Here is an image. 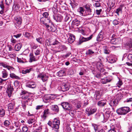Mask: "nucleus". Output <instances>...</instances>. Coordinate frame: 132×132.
Listing matches in <instances>:
<instances>
[{
  "label": "nucleus",
  "mask_w": 132,
  "mask_h": 132,
  "mask_svg": "<svg viewBox=\"0 0 132 132\" xmlns=\"http://www.w3.org/2000/svg\"><path fill=\"white\" fill-rule=\"evenodd\" d=\"M48 13L47 12H45L43 14V15L44 16L43 17L44 18H46V19L47 20H48V22H50V20H49L48 18L47 17L48 16Z\"/></svg>",
  "instance_id": "obj_40"
},
{
  "label": "nucleus",
  "mask_w": 132,
  "mask_h": 132,
  "mask_svg": "<svg viewBox=\"0 0 132 132\" xmlns=\"http://www.w3.org/2000/svg\"><path fill=\"white\" fill-rule=\"evenodd\" d=\"M104 113L103 114V116L104 118L106 119H107L110 117V114L111 111L108 109H105L104 111Z\"/></svg>",
  "instance_id": "obj_10"
},
{
  "label": "nucleus",
  "mask_w": 132,
  "mask_h": 132,
  "mask_svg": "<svg viewBox=\"0 0 132 132\" xmlns=\"http://www.w3.org/2000/svg\"><path fill=\"white\" fill-rule=\"evenodd\" d=\"M103 65L100 62H98L97 64V68L101 72H103L104 71L105 69L103 68Z\"/></svg>",
  "instance_id": "obj_15"
},
{
  "label": "nucleus",
  "mask_w": 132,
  "mask_h": 132,
  "mask_svg": "<svg viewBox=\"0 0 132 132\" xmlns=\"http://www.w3.org/2000/svg\"><path fill=\"white\" fill-rule=\"evenodd\" d=\"M1 65L3 67L6 68L10 72L11 71H13L14 70V68L12 67L9 65L3 63H0Z\"/></svg>",
  "instance_id": "obj_8"
},
{
  "label": "nucleus",
  "mask_w": 132,
  "mask_h": 132,
  "mask_svg": "<svg viewBox=\"0 0 132 132\" xmlns=\"http://www.w3.org/2000/svg\"><path fill=\"white\" fill-rule=\"evenodd\" d=\"M65 75V72L64 70H61L57 73V75L59 77H62Z\"/></svg>",
  "instance_id": "obj_29"
},
{
  "label": "nucleus",
  "mask_w": 132,
  "mask_h": 132,
  "mask_svg": "<svg viewBox=\"0 0 132 132\" xmlns=\"http://www.w3.org/2000/svg\"><path fill=\"white\" fill-rule=\"evenodd\" d=\"M80 22L77 19H76L72 21V24L74 27L80 26Z\"/></svg>",
  "instance_id": "obj_17"
},
{
  "label": "nucleus",
  "mask_w": 132,
  "mask_h": 132,
  "mask_svg": "<svg viewBox=\"0 0 132 132\" xmlns=\"http://www.w3.org/2000/svg\"><path fill=\"white\" fill-rule=\"evenodd\" d=\"M5 114V110L4 109H0V117H3L4 116Z\"/></svg>",
  "instance_id": "obj_45"
},
{
  "label": "nucleus",
  "mask_w": 132,
  "mask_h": 132,
  "mask_svg": "<svg viewBox=\"0 0 132 132\" xmlns=\"http://www.w3.org/2000/svg\"><path fill=\"white\" fill-rule=\"evenodd\" d=\"M10 77L11 78H14L16 79H20V77L13 73H10Z\"/></svg>",
  "instance_id": "obj_38"
},
{
  "label": "nucleus",
  "mask_w": 132,
  "mask_h": 132,
  "mask_svg": "<svg viewBox=\"0 0 132 132\" xmlns=\"http://www.w3.org/2000/svg\"><path fill=\"white\" fill-rule=\"evenodd\" d=\"M106 101L105 100H101L97 103V105L100 107L103 106L106 104Z\"/></svg>",
  "instance_id": "obj_18"
},
{
  "label": "nucleus",
  "mask_w": 132,
  "mask_h": 132,
  "mask_svg": "<svg viewBox=\"0 0 132 132\" xmlns=\"http://www.w3.org/2000/svg\"><path fill=\"white\" fill-rule=\"evenodd\" d=\"M40 50L38 48L35 51V54L36 55H39L40 54Z\"/></svg>",
  "instance_id": "obj_57"
},
{
  "label": "nucleus",
  "mask_w": 132,
  "mask_h": 132,
  "mask_svg": "<svg viewBox=\"0 0 132 132\" xmlns=\"http://www.w3.org/2000/svg\"><path fill=\"white\" fill-rule=\"evenodd\" d=\"M37 78H40L44 82L47 80L48 77L46 75L40 74L38 76Z\"/></svg>",
  "instance_id": "obj_12"
},
{
  "label": "nucleus",
  "mask_w": 132,
  "mask_h": 132,
  "mask_svg": "<svg viewBox=\"0 0 132 132\" xmlns=\"http://www.w3.org/2000/svg\"><path fill=\"white\" fill-rule=\"evenodd\" d=\"M36 86V85L35 83L32 81H29L26 83V87L34 88H35Z\"/></svg>",
  "instance_id": "obj_9"
},
{
  "label": "nucleus",
  "mask_w": 132,
  "mask_h": 132,
  "mask_svg": "<svg viewBox=\"0 0 132 132\" xmlns=\"http://www.w3.org/2000/svg\"><path fill=\"white\" fill-rule=\"evenodd\" d=\"M14 103H11L9 104L8 106V109L9 110L13 109L14 108Z\"/></svg>",
  "instance_id": "obj_34"
},
{
  "label": "nucleus",
  "mask_w": 132,
  "mask_h": 132,
  "mask_svg": "<svg viewBox=\"0 0 132 132\" xmlns=\"http://www.w3.org/2000/svg\"><path fill=\"white\" fill-rule=\"evenodd\" d=\"M49 110L48 109L45 110L44 111V114L43 116V117L44 119L45 118L47 117V115L49 114Z\"/></svg>",
  "instance_id": "obj_35"
},
{
  "label": "nucleus",
  "mask_w": 132,
  "mask_h": 132,
  "mask_svg": "<svg viewBox=\"0 0 132 132\" xmlns=\"http://www.w3.org/2000/svg\"><path fill=\"white\" fill-rule=\"evenodd\" d=\"M20 7V6L18 4H14L13 6V9L15 10H19Z\"/></svg>",
  "instance_id": "obj_42"
},
{
  "label": "nucleus",
  "mask_w": 132,
  "mask_h": 132,
  "mask_svg": "<svg viewBox=\"0 0 132 132\" xmlns=\"http://www.w3.org/2000/svg\"><path fill=\"white\" fill-rule=\"evenodd\" d=\"M103 33L102 32H100L97 37V40L98 41H100L103 40Z\"/></svg>",
  "instance_id": "obj_23"
},
{
  "label": "nucleus",
  "mask_w": 132,
  "mask_h": 132,
  "mask_svg": "<svg viewBox=\"0 0 132 132\" xmlns=\"http://www.w3.org/2000/svg\"><path fill=\"white\" fill-rule=\"evenodd\" d=\"M32 69V68H30L29 69H26L25 70H23L22 71V73L23 74L29 73L31 71Z\"/></svg>",
  "instance_id": "obj_41"
},
{
  "label": "nucleus",
  "mask_w": 132,
  "mask_h": 132,
  "mask_svg": "<svg viewBox=\"0 0 132 132\" xmlns=\"http://www.w3.org/2000/svg\"><path fill=\"white\" fill-rule=\"evenodd\" d=\"M70 102L73 105V107L75 110H77L81 107V103L80 101L75 99L70 100Z\"/></svg>",
  "instance_id": "obj_2"
},
{
  "label": "nucleus",
  "mask_w": 132,
  "mask_h": 132,
  "mask_svg": "<svg viewBox=\"0 0 132 132\" xmlns=\"http://www.w3.org/2000/svg\"><path fill=\"white\" fill-rule=\"evenodd\" d=\"M37 41L40 44H42L43 42V40L42 37H39L36 39Z\"/></svg>",
  "instance_id": "obj_49"
},
{
  "label": "nucleus",
  "mask_w": 132,
  "mask_h": 132,
  "mask_svg": "<svg viewBox=\"0 0 132 132\" xmlns=\"http://www.w3.org/2000/svg\"><path fill=\"white\" fill-rule=\"evenodd\" d=\"M10 124V122L8 120H5L3 123L4 126L6 127H8Z\"/></svg>",
  "instance_id": "obj_43"
},
{
  "label": "nucleus",
  "mask_w": 132,
  "mask_h": 132,
  "mask_svg": "<svg viewBox=\"0 0 132 132\" xmlns=\"http://www.w3.org/2000/svg\"><path fill=\"white\" fill-rule=\"evenodd\" d=\"M53 96L52 95H46L44 96V99L46 100V101L50 100H52L53 98Z\"/></svg>",
  "instance_id": "obj_27"
},
{
  "label": "nucleus",
  "mask_w": 132,
  "mask_h": 132,
  "mask_svg": "<svg viewBox=\"0 0 132 132\" xmlns=\"http://www.w3.org/2000/svg\"><path fill=\"white\" fill-rule=\"evenodd\" d=\"M122 81L120 80H119L117 84V85L119 87H120V86L122 85Z\"/></svg>",
  "instance_id": "obj_60"
},
{
  "label": "nucleus",
  "mask_w": 132,
  "mask_h": 132,
  "mask_svg": "<svg viewBox=\"0 0 132 132\" xmlns=\"http://www.w3.org/2000/svg\"><path fill=\"white\" fill-rule=\"evenodd\" d=\"M111 129L108 132H116L117 130H118L120 128V126L119 124L114 125L111 124L110 125Z\"/></svg>",
  "instance_id": "obj_3"
},
{
  "label": "nucleus",
  "mask_w": 132,
  "mask_h": 132,
  "mask_svg": "<svg viewBox=\"0 0 132 132\" xmlns=\"http://www.w3.org/2000/svg\"><path fill=\"white\" fill-rule=\"evenodd\" d=\"M0 7L2 9L4 10V6L2 1L0 2Z\"/></svg>",
  "instance_id": "obj_58"
},
{
  "label": "nucleus",
  "mask_w": 132,
  "mask_h": 132,
  "mask_svg": "<svg viewBox=\"0 0 132 132\" xmlns=\"http://www.w3.org/2000/svg\"><path fill=\"white\" fill-rule=\"evenodd\" d=\"M111 79H109L107 77L104 78L103 79H102L101 80V82L103 84H105L107 82H110L111 80Z\"/></svg>",
  "instance_id": "obj_25"
},
{
  "label": "nucleus",
  "mask_w": 132,
  "mask_h": 132,
  "mask_svg": "<svg viewBox=\"0 0 132 132\" xmlns=\"http://www.w3.org/2000/svg\"><path fill=\"white\" fill-rule=\"evenodd\" d=\"M23 35L25 37L28 38H29L31 35L30 33L27 32H24Z\"/></svg>",
  "instance_id": "obj_47"
},
{
  "label": "nucleus",
  "mask_w": 132,
  "mask_h": 132,
  "mask_svg": "<svg viewBox=\"0 0 132 132\" xmlns=\"http://www.w3.org/2000/svg\"><path fill=\"white\" fill-rule=\"evenodd\" d=\"M93 35H91L89 37L87 38H84L81 37L80 39L79 44H80L83 42H86L90 40L93 37Z\"/></svg>",
  "instance_id": "obj_5"
},
{
  "label": "nucleus",
  "mask_w": 132,
  "mask_h": 132,
  "mask_svg": "<svg viewBox=\"0 0 132 132\" xmlns=\"http://www.w3.org/2000/svg\"><path fill=\"white\" fill-rule=\"evenodd\" d=\"M112 56V55H110L106 59L108 62L110 63H113L115 62V60Z\"/></svg>",
  "instance_id": "obj_21"
},
{
  "label": "nucleus",
  "mask_w": 132,
  "mask_h": 132,
  "mask_svg": "<svg viewBox=\"0 0 132 132\" xmlns=\"http://www.w3.org/2000/svg\"><path fill=\"white\" fill-rule=\"evenodd\" d=\"M59 125L58 124H52V127L53 129L56 132H58V129L59 128Z\"/></svg>",
  "instance_id": "obj_31"
},
{
  "label": "nucleus",
  "mask_w": 132,
  "mask_h": 132,
  "mask_svg": "<svg viewBox=\"0 0 132 132\" xmlns=\"http://www.w3.org/2000/svg\"><path fill=\"white\" fill-rule=\"evenodd\" d=\"M111 43L114 44H119L121 42V40L119 38H113L111 39L110 41Z\"/></svg>",
  "instance_id": "obj_14"
},
{
  "label": "nucleus",
  "mask_w": 132,
  "mask_h": 132,
  "mask_svg": "<svg viewBox=\"0 0 132 132\" xmlns=\"http://www.w3.org/2000/svg\"><path fill=\"white\" fill-rule=\"evenodd\" d=\"M22 46L21 43H19L16 45L15 46V50L16 51H19L21 49Z\"/></svg>",
  "instance_id": "obj_33"
},
{
  "label": "nucleus",
  "mask_w": 132,
  "mask_h": 132,
  "mask_svg": "<svg viewBox=\"0 0 132 132\" xmlns=\"http://www.w3.org/2000/svg\"><path fill=\"white\" fill-rule=\"evenodd\" d=\"M13 90V89L11 85H9L7 86L6 92L7 93L9 97L11 96Z\"/></svg>",
  "instance_id": "obj_6"
},
{
  "label": "nucleus",
  "mask_w": 132,
  "mask_h": 132,
  "mask_svg": "<svg viewBox=\"0 0 132 132\" xmlns=\"http://www.w3.org/2000/svg\"><path fill=\"white\" fill-rule=\"evenodd\" d=\"M78 31L79 32L81 33V34L83 35H85V32L84 30L82 29L81 28L78 29Z\"/></svg>",
  "instance_id": "obj_52"
},
{
  "label": "nucleus",
  "mask_w": 132,
  "mask_h": 132,
  "mask_svg": "<svg viewBox=\"0 0 132 132\" xmlns=\"http://www.w3.org/2000/svg\"><path fill=\"white\" fill-rule=\"evenodd\" d=\"M115 4L114 0H109L108 3V5L110 7H113Z\"/></svg>",
  "instance_id": "obj_30"
},
{
  "label": "nucleus",
  "mask_w": 132,
  "mask_h": 132,
  "mask_svg": "<svg viewBox=\"0 0 132 132\" xmlns=\"http://www.w3.org/2000/svg\"><path fill=\"white\" fill-rule=\"evenodd\" d=\"M12 0H5V3L6 4L9 5L12 2Z\"/></svg>",
  "instance_id": "obj_54"
},
{
  "label": "nucleus",
  "mask_w": 132,
  "mask_h": 132,
  "mask_svg": "<svg viewBox=\"0 0 132 132\" xmlns=\"http://www.w3.org/2000/svg\"><path fill=\"white\" fill-rule=\"evenodd\" d=\"M70 15L67 13H65L64 15V18L65 22L69 21Z\"/></svg>",
  "instance_id": "obj_32"
},
{
  "label": "nucleus",
  "mask_w": 132,
  "mask_h": 132,
  "mask_svg": "<svg viewBox=\"0 0 132 132\" xmlns=\"http://www.w3.org/2000/svg\"><path fill=\"white\" fill-rule=\"evenodd\" d=\"M58 124L59 125L60 124V121L58 118H55L52 122V124Z\"/></svg>",
  "instance_id": "obj_36"
},
{
  "label": "nucleus",
  "mask_w": 132,
  "mask_h": 132,
  "mask_svg": "<svg viewBox=\"0 0 132 132\" xmlns=\"http://www.w3.org/2000/svg\"><path fill=\"white\" fill-rule=\"evenodd\" d=\"M127 132H132V125L130 126L128 129V130L127 131Z\"/></svg>",
  "instance_id": "obj_64"
},
{
  "label": "nucleus",
  "mask_w": 132,
  "mask_h": 132,
  "mask_svg": "<svg viewBox=\"0 0 132 132\" xmlns=\"http://www.w3.org/2000/svg\"><path fill=\"white\" fill-rule=\"evenodd\" d=\"M92 126L93 127L95 132L97 131L98 129V126L96 124L93 123L92 124Z\"/></svg>",
  "instance_id": "obj_53"
},
{
  "label": "nucleus",
  "mask_w": 132,
  "mask_h": 132,
  "mask_svg": "<svg viewBox=\"0 0 132 132\" xmlns=\"http://www.w3.org/2000/svg\"><path fill=\"white\" fill-rule=\"evenodd\" d=\"M96 2L94 4V6L96 7H99L100 6V4L99 2Z\"/></svg>",
  "instance_id": "obj_62"
},
{
  "label": "nucleus",
  "mask_w": 132,
  "mask_h": 132,
  "mask_svg": "<svg viewBox=\"0 0 132 132\" xmlns=\"http://www.w3.org/2000/svg\"><path fill=\"white\" fill-rule=\"evenodd\" d=\"M53 19L57 22H61L63 18L62 16L60 14H54L53 15Z\"/></svg>",
  "instance_id": "obj_7"
},
{
  "label": "nucleus",
  "mask_w": 132,
  "mask_h": 132,
  "mask_svg": "<svg viewBox=\"0 0 132 132\" xmlns=\"http://www.w3.org/2000/svg\"><path fill=\"white\" fill-rule=\"evenodd\" d=\"M104 53L106 54H109L110 52L109 50H108L106 48L104 49Z\"/></svg>",
  "instance_id": "obj_61"
},
{
  "label": "nucleus",
  "mask_w": 132,
  "mask_h": 132,
  "mask_svg": "<svg viewBox=\"0 0 132 132\" xmlns=\"http://www.w3.org/2000/svg\"><path fill=\"white\" fill-rule=\"evenodd\" d=\"M109 104L111 106H116L118 104V101L117 100H112Z\"/></svg>",
  "instance_id": "obj_22"
},
{
  "label": "nucleus",
  "mask_w": 132,
  "mask_h": 132,
  "mask_svg": "<svg viewBox=\"0 0 132 132\" xmlns=\"http://www.w3.org/2000/svg\"><path fill=\"white\" fill-rule=\"evenodd\" d=\"M78 11L80 13V15L85 16V14L84 13L85 10L82 7H80L78 9Z\"/></svg>",
  "instance_id": "obj_28"
},
{
  "label": "nucleus",
  "mask_w": 132,
  "mask_h": 132,
  "mask_svg": "<svg viewBox=\"0 0 132 132\" xmlns=\"http://www.w3.org/2000/svg\"><path fill=\"white\" fill-rule=\"evenodd\" d=\"M69 111V114L71 116H73L75 113L74 111H73L71 110Z\"/></svg>",
  "instance_id": "obj_56"
},
{
  "label": "nucleus",
  "mask_w": 132,
  "mask_h": 132,
  "mask_svg": "<svg viewBox=\"0 0 132 132\" xmlns=\"http://www.w3.org/2000/svg\"><path fill=\"white\" fill-rule=\"evenodd\" d=\"M96 109H92V108H89L87 109V114L88 116L96 112Z\"/></svg>",
  "instance_id": "obj_20"
},
{
  "label": "nucleus",
  "mask_w": 132,
  "mask_h": 132,
  "mask_svg": "<svg viewBox=\"0 0 132 132\" xmlns=\"http://www.w3.org/2000/svg\"><path fill=\"white\" fill-rule=\"evenodd\" d=\"M75 39V38L74 35L72 34H70L69 35V37L68 39V42L70 43H72Z\"/></svg>",
  "instance_id": "obj_16"
},
{
  "label": "nucleus",
  "mask_w": 132,
  "mask_h": 132,
  "mask_svg": "<svg viewBox=\"0 0 132 132\" xmlns=\"http://www.w3.org/2000/svg\"><path fill=\"white\" fill-rule=\"evenodd\" d=\"M94 52L93 51L89 49L87 51L86 54L87 55H91L93 54Z\"/></svg>",
  "instance_id": "obj_48"
},
{
  "label": "nucleus",
  "mask_w": 132,
  "mask_h": 132,
  "mask_svg": "<svg viewBox=\"0 0 132 132\" xmlns=\"http://www.w3.org/2000/svg\"><path fill=\"white\" fill-rule=\"evenodd\" d=\"M29 57L30 59L29 62H31L33 61H36L39 59V58H37L34 56L32 53H30V54Z\"/></svg>",
  "instance_id": "obj_13"
},
{
  "label": "nucleus",
  "mask_w": 132,
  "mask_h": 132,
  "mask_svg": "<svg viewBox=\"0 0 132 132\" xmlns=\"http://www.w3.org/2000/svg\"><path fill=\"white\" fill-rule=\"evenodd\" d=\"M35 119L30 118L28 120V123L29 124H32L34 122H35Z\"/></svg>",
  "instance_id": "obj_44"
},
{
  "label": "nucleus",
  "mask_w": 132,
  "mask_h": 132,
  "mask_svg": "<svg viewBox=\"0 0 132 132\" xmlns=\"http://www.w3.org/2000/svg\"><path fill=\"white\" fill-rule=\"evenodd\" d=\"M51 109L52 111L56 112H57L59 111L58 107L56 105H52L51 107Z\"/></svg>",
  "instance_id": "obj_24"
},
{
  "label": "nucleus",
  "mask_w": 132,
  "mask_h": 132,
  "mask_svg": "<svg viewBox=\"0 0 132 132\" xmlns=\"http://www.w3.org/2000/svg\"><path fill=\"white\" fill-rule=\"evenodd\" d=\"M40 21L41 23L42 24L45 26L46 25V24H47V23L46 22L45 19L44 17H42L40 19Z\"/></svg>",
  "instance_id": "obj_39"
},
{
  "label": "nucleus",
  "mask_w": 132,
  "mask_h": 132,
  "mask_svg": "<svg viewBox=\"0 0 132 132\" xmlns=\"http://www.w3.org/2000/svg\"><path fill=\"white\" fill-rule=\"evenodd\" d=\"M123 7V6L122 5H120L119 6V7L116 10V12L118 15H119V12L120 11H122Z\"/></svg>",
  "instance_id": "obj_46"
},
{
  "label": "nucleus",
  "mask_w": 132,
  "mask_h": 132,
  "mask_svg": "<svg viewBox=\"0 0 132 132\" xmlns=\"http://www.w3.org/2000/svg\"><path fill=\"white\" fill-rule=\"evenodd\" d=\"M22 131L23 132H26L28 130V127L26 126H24L22 128Z\"/></svg>",
  "instance_id": "obj_51"
},
{
  "label": "nucleus",
  "mask_w": 132,
  "mask_h": 132,
  "mask_svg": "<svg viewBox=\"0 0 132 132\" xmlns=\"http://www.w3.org/2000/svg\"><path fill=\"white\" fill-rule=\"evenodd\" d=\"M70 87L68 83L63 84L61 87L62 90L63 92L68 90L69 89Z\"/></svg>",
  "instance_id": "obj_11"
},
{
  "label": "nucleus",
  "mask_w": 132,
  "mask_h": 132,
  "mask_svg": "<svg viewBox=\"0 0 132 132\" xmlns=\"http://www.w3.org/2000/svg\"><path fill=\"white\" fill-rule=\"evenodd\" d=\"M61 105L63 108L65 110H70L72 109V106L69 103L67 102H63L62 103Z\"/></svg>",
  "instance_id": "obj_4"
},
{
  "label": "nucleus",
  "mask_w": 132,
  "mask_h": 132,
  "mask_svg": "<svg viewBox=\"0 0 132 132\" xmlns=\"http://www.w3.org/2000/svg\"><path fill=\"white\" fill-rule=\"evenodd\" d=\"M130 111V109L128 107H123L118 109L116 112L119 115H125Z\"/></svg>",
  "instance_id": "obj_1"
},
{
  "label": "nucleus",
  "mask_w": 132,
  "mask_h": 132,
  "mask_svg": "<svg viewBox=\"0 0 132 132\" xmlns=\"http://www.w3.org/2000/svg\"><path fill=\"white\" fill-rule=\"evenodd\" d=\"M2 77L3 78H6L8 75V73L6 70L5 69L2 70L1 72Z\"/></svg>",
  "instance_id": "obj_19"
},
{
  "label": "nucleus",
  "mask_w": 132,
  "mask_h": 132,
  "mask_svg": "<svg viewBox=\"0 0 132 132\" xmlns=\"http://www.w3.org/2000/svg\"><path fill=\"white\" fill-rule=\"evenodd\" d=\"M6 80V79L4 80L2 78H0V85L4 84Z\"/></svg>",
  "instance_id": "obj_55"
},
{
  "label": "nucleus",
  "mask_w": 132,
  "mask_h": 132,
  "mask_svg": "<svg viewBox=\"0 0 132 132\" xmlns=\"http://www.w3.org/2000/svg\"><path fill=\"white\" fill-rule=\"evenodd\" d=\"M85 7L88 11L90 13L91 12V10L90 9V6L89 5H86L85 6Z\"/></svg>",
  "instance_id": "obj_50"
},
{
  "label": "nucleus",
  "mask_w": 132,
  "mask_h": 132,
  "mask_svg": "<svg viewBox=\"0 0 132 132\" xmlns=\"http://www.w3.org/2000/svg\"><path fill=\"white\" fill-rule=\"evenodd\" d=\"M128 58L129 60H131V62H132V54H129L128 56Z\"/></svg>",
  "instance_id": "obj_63"
},
{
  "label": "nucleus",
  "mask_w": 132,
  "mask_h": 132,
  "mask_svg": "<svg viewBox=\"0 0 132 132\" xmlns=\"http://www.w3.org/2000/svg\"><path fill=\"white\" fill-rule=\"evenodd\" d=\"M48 30L50 31L54 32V29L51 26H49L47 24H46L45 25Z\"/></svg>",
  "instance_id": "obj_37"
},
{
  "label": "nucleus",
  "mask_w": 132,
  "mask_h": 132,
  "mask_svg": "<svg viewBox=\"0 0 132 132\" xmlns=\"http://www.w3.org/2000/svg\"><path fill=\"white\" fill-rule=\"evenodd\" d=\"M15 21L16 23L19 25H20L22 22V19L21 18L18 16H16L15 18Z\"/></svg>",
  "instance_id": "obj_26"
},
{
  "label": "nucleus",
  "mask_w": 132,
  "mask_h": 132,
  "mask_svg": "<svg viewBox=\"0 0 132 132\" xmlns=\"http://www.w3.org/2000/svg\"><path fill=\"white\" fill-rule=\"evenodd\" d=\"M132 102V98H130L127 99L126 100L124 101V102L129 103Z\"/></svg>",
  "instance_id": "obj_59"
}]
</instances>
